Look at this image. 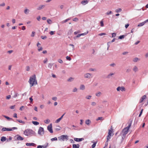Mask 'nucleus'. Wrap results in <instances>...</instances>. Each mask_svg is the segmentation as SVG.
Here are the masks:
<instances>
[{"label": "nucleus", "instance_id": "obj_25", "mask_svg": "<svg viewBox=\"0 0 148 148\" xmlns=\"http://www.w3.org/2000/svg\"><path fill=\"white\" fill-rule=\"evenodd\" d=\"M122 9L121 8H118L115 10V12L116 13L122 11Z\"/></svg>", "mask_w": 148, "mask_h": 148}, {"label": "nucleus", "instance_id": "obj_19", "mask_svg": "<svg viewBox=\"0 0 148 148\" xmlns=\"http://www.w3.org/2000/svg\"><path fill=\"white\" fill-rule=\"evenodd\" d=\"M7 140L6 137L5 136H2L1 138V142H4Z\"/></svg>", "mask_w": 148, "mask_h": 148}, {"label": "nucleus", "instance_id": "obj_14", "mask_svg": "<svg viewBox=\"0 0 148 148\" xmlns=\"http://www.w3.org/2000/svg\"><path fill=\"white\" fill-rule=\"evenodd\" d=\"M92 74L89 73H87L84 75V77L87 78H90Z\"/></svg>", "mask_w": 148, "mask_h": 148}, {"label": "nucleus", "instance_id": "obj_63", "mask_svg": "<svg viewBox=\"0 0 148 148\" xmlns=\"http://www.w3.org/2000/svg\"><path fill=\"white\" fill-rule=\"evenodd\" d=\"M55 31H51L50 32V34L51 35H53L54 34V32Z\"/></svg>", "mask_w": 148, "mask_h": 148}, {"label": "nucleus", "instance_id": "obj_26", "mask_svg": "<svg viewBox=\"0 0 148 148\" xmlns=\"http://www.w3.org/2000/svg\"><path fill=\"white\" fill-rule=\"evenodd\" d=\"M125 36V35H121L118 37V38L120 39H122L124 38Z\"/></svg>", "mask_w": 148, "mask_h": 148}, {"label": "nucleus", "instance_id": "obj_18", "mask_svg": "<svg viewBox=\"0 0 148 148\" xmlns=\"http://www.w3.org/2000/svg\"><path fill=\"white\" fill-rule=\"evenodd\" d=\"M91 123V121L89 119L86 120L85 121V123L88 125H89L90 123Z\"/></svg>", "mask_w": 148, "mask_h": 148}, {"label": "nucleus", "instance_id": "obj_52", "mask_svg": "<svg viewBox=\"0 0 148 148\" xmlns=\"http://www.w3.org/2000/svg\"><path fill=\"white\" fill-rule=\"evenodd\" d=\"M91 97V96L90 95H88L86 97V98L88 99H90Z\"/></svg>", "mask_w": 148, "mask_h": 148}, {"label": "nucleus", "instance_id": "obj_42", "mask_svg": "<svg viewBox=\"0 0 148 148\" xmlns=\"http://www.w3.org/2000/svg\"><path fill=\"white\" fill-rule=\"evenodd\" d=\"M66 58L67 60H68L69 61H70L71 60V58L68 56H66Z\"/></svg>", "mask_w": 148, "mask_h": 148}, {"label": "nucleus", "instance_id": "obj_27", "mask_svg": "<svg viewBox=\"0 0 148 148\" xmlns=\"http://www.w3.org/2000/svg\"><path fill=\"white\" fill-rule=\"evenodd\" d=\"M71 19V18H69L64 21H62V23H66L67 21H68L69 20Z\"/></svg>", "mask_w": 148, "mask_h": 148}, {"label": "nucleus", "instance_id": "obj_32", "mask_svg": "<svg viewBox=\"0 0 148 148\" xmlns=\"http://www.w3.org/2000/svg\"><path fill=\"white\" fill-rule=\"evenodd\" d=\"M57 126L58 128H56L55 130L57 131H60V130L61 127L59 125Z\"/></svg>", "mask_w": 148, "mask_h": 148}, {"label": "nucleus", "instance_id": "obj_50", "mask_svg": "<svg viewBox=\"0 0 148 148\" xmlns=\"http://www.w3.org/2000/svg\"><path fill=\"white\" fill-rule=\"evenodd\" d=\"M112 12L111 11H109L108 12H107L106 13V14L108 15H109L110 14H112Z\"/></svg>", "mask_w": 148, "mask_h": 148}, {"label": "nucleus", "instance_id": "obj_43", "mask_svg": "<svg viewBox=\"0 0 148 148\" xmlns=\"http://www.w3.org/2000/svg\"><path fill=\"white\" fill-rule=\"evenodd\" d=\"M112 37L113 38V37H115L116 36V33L114 32L112 34Z\"/></svg>", "mask_w": 148, "mask_h": 148}, {"label": "nucleus", "instance_id": "obj_24", "mask_svg": "<svg viewBox=\"0 0 148 148\" xmlns=\"http://www.w3.org/2000/svg\"><path fill=\"white\" fill-rule=\"evenodd\" d=\"M125 135H124L123 134L122 136V140L121 141V144L122 143H123V140L125 138Z\"/></svg>", "mask_w": 148, "mask_h": 148}, {"label": "nucleus", "instance_id": "obj_23", "mask_svg": "<svg viewBox=\"0 0 148 148\" xmlns=\"http://www.w3.org/2000/svg\"><path fill=\"white\" fill-rule=\"evenodd\" d=\"M74 79V78H73L72 77H70L67 80V81L69 82H71L73 81Z\"/></svg>", "mask_w": 148, "mask_h": 148}, {"label": "nucleus", "instance_id": "obj_57", "mask_svg": "<svg viewBox=\"0 0 148 148\" xmlns=\"http://www.w3.org/2000/svg\"><path fill=\"white\" fill-rule=\"evenodd\" d=\"M112 132V131L111 130H109V132H108V135H111Z\"/></svg>", "mask_w": 148, "mask_h": 148}, {"label": "nucleus", "instance_id": "obj_53", "mask_svg": "<svg viewBox=\"0 0 148 148\" xmlns=\"http://www.w3.org/2000/svg\"><path fill=\"white\" fill-rule=\"evenodd\" d=\"M109 148H116L115 146L114 145H110Z\"/></svg>", "mask_w": 148, "mask_h": 148}, {"label": "nucleus", "instance_id": "obj_60", "mask_svg": "<svg viewBox=\"0 0 148 148\" xmlns=\"http://www.w3.org/2000/svg\"><path fill=\"white\" fill-rule=\"evenodd\" d=\"M52 99L54 101H56L57 100V97H53L52 98Z\"/></svg>", "mask_w": 148, "mask_h": 148}, {"label": "nucleus", "instance_id": "obj_3", "mask_svg": "<svg viewBox=\"0 0 148 148\" xmlns=\"http://www.w3.org/2000/svg\"><path fill=\"white\" fill-rule=\"evenodd\" d=\"M14 139L15 140H22L24 139V138L19 134H17L14 137Z\"/></svg>", "mask_w": 148, "mask_h": 148}, {"label": "nucleus", "instance_id": "obj_54", "mask_svg": "<svg viewBox=\"0 0 148 148\" xmlns=\"http://www.w3.org/2000/svg\"><path fill=\"white\" fill-rule=\"evenodd\" d=\"M41 38L42 39L44 40V39H46L47 38V37L46 36H41Z\"/></svg>", "mask_w": 148, "mask_h": 148}, {"label": "nucleus", "instance_id": "obj_41", "mask_svg": "<svg viewBox=\"0 0 148 148\" xmlns=\"http://www.w3.org/2000/svg\"><path fill=\"white\" fill-rule=\"evenodd\" d=\"M47 23L49 24H51L52 23V21L49 19H48L47 20Z\"/></svg>", "mask_w": 148, "mask_h": 148}, {"label": "nucleus", "instance_id": "obj_56", "mask_svg": "<svg viewBox=\"0 0 148 148\" xmlns=\"http://www.w3.org/2000/svg\"><path fill=\"white\" fill-rule=\"evenodd\" d=\"M100 24H101V27H103L104 26V24H103V22L102 21H101L100 22Z\"/></svg>", "mask_w": 148, "mask_h": 148}, {"label": "nucleus", "instance_id": "obj_8", "mask_svg": "<svg viewBox=\"0 0 148 148\" xmlns=\"http://www.w3.org/2000/svg\"><path fill=\"white\" fill-rule=\"evenodd\" d=\"M129 130V129H128L126 127L125 128L122 130V132H123V134L124 135H126V134H127Z\"/></svg>", "mask_w": 148, "mask_h": 148}, {"label": "nucleus", "instance_id": "obj_30", "mask_svg": "<svg viewBox=\"0 0 148 148\" xmlns=\"http://www.w3.org/2000/svg\"><path fill=\"white\" fill-rule=\"evenodd\" d=\"M101 93L100 92H98L96 94V95L98 97L100 96Z\"/></svg>", "mask_w": 148, "mask_h": 148}, {"label": "nucleus", "instance_id": "obj_46", "mask_svg": "<svg viewBox=\"0 0 148 148\" xmlns=\"http://www.w3.org/2000/svg\"><path fill=\"white\" fill-rule=\"evenodd\" d=\"M88 31H87L86 32H85L84 33L81 34H80L81 36H84V35H86L87 34H88Z\"/></svg>", "mask_w": 148, "mask_h": 148}, {"label": "nucleus", "instance_id": "obj_36", "mask_svg": "<svg viewBox=\"0 0 148 148\" xmlns=\"http://www.w3.org/2000/svg\"><path fill=\"white\" fill-rule=\"evenodd\" d=\"M19 95V94L17 92H15L14 95L13 96V97L16 98V97L18 96Z\"/></svg>", "mask_w": 148, "mask_h": 148}, {"label": "nucleus", "instance_id": "obj_22", "mask_svg": "<svg viewBox=\"0 0 148 148\" xmlns=\"http://www.w3.org/2000/svg\"><path fill=\"white\" fill-rule=\"evenodd\" d=\"M85 88V86L83 84L81 85L80 87V89L82 90H84Z\"/></svg>", "mask_w": 148, "mask_h": 148}, {"label": "nucleus", "instance_id": "obj_44", "mask_svg": "<svg viewBox=\"0 0 148 148\" xmlns=\"http://www.w3.org/2000/svg\"><path fill=\"white\" fill-rule=\"evenodd\" d=\"M81 34H78V35H77L76 36H75V37H74V39H75V40L76 38H78V37H80V36H81Z\"/></svg>", "mask_w": 148, "mask_h": 148}, {"label": "nucleus", "instance_id": "obj_13", "mask_svg": "<svg viewBox=\"0 0 148 148\" xmlns=\"http://www.w3.org/2000/svg\"><path fill=\"white\" fill-rule=\"evenodd\" d=\"M65 114V113H64L63 115H62L61 116V117H60L59 118L57 119L56 120V121L55 122L56 123H59L60 121L62 119V118L63 117V116Z\"/></svg>", "mask_w": 148, "mask_h": 148}, {"label": "nucleus", "instance_id": "obj_29", "mask_svg": "<svg viewBox=\"0 0 148 148\" xmlns=\"http://www.w3.org/2000/svg\"><path fill=\"white\" fill-rule=\"evenodd\" d=\"M44 6H45V5H40L39 6L38 8L37 9L38 10H40L43 7H44Z\"/></svg>", "mask_w": 148, "mask_h": 148}, {"label": "nucleus", "instance_id": "obj_12", "mask_svg": "<svg viewBox=\"0 0 148 148\" xmlns=\"http://www.w3.org/2000/svg\"><path fill=\"white\" fill-rule=\"evenodd\" d=\"M26 145L27 146H35L36 144L34 143H26Z\"/></svg>", "mask_w": 148, "mask_h": 148}, {"label": "nucleus", "instance_id": "obj_48", "mask_svg": "<svg viewBox=\"0 0 148 148\" xmlns=\"http://www.w3.org/2000/svg\"><path fill=\"white\" fill-rule=\"evenodd\" d=\"M138 58H135L134 59L133 61L134 62H136L138 60Z\"/></svg>", "mask_w": 148, "mask_h": 148}, {"label": "nucleus", "instance_id": "obj_62", "mask_svg": "<svg viewBox=\"0 0 148 148\" xmlns=\"http://www.w3.org/2000/svg\"><path fill=\"white\" fill-rule=\"evenodd\" d=\"M27 71H29L30 70V67L28 66H27L26 67Z\"/></svg>", "mask_w": 148, "mask_h": 148}, {"label": "nucleus", "instance_id": "obj_35", "mask_svg": "<svg viewBox=\"0 0 148 148\" xmlns=\"http://www.w3.org/2000/svg\"><path fill=\"white\" fill-rule=\"evenodd\" d=\"M133 70L135 72H136L138 70L137 67L136 66H135L134 68H133Z\"/></svg>", "mask_w": 148, "mask_h": 148}, {"label": "nucleus", "instance_id": "obj_51", "mask_svg": "<svg viewBox=\"0 0 148 148\" xmlns=\"http://www.w3.org/2000/svg\"><path fill=\"white\" fill-rule=\"evenodd\" d=\"M143 109H142L141 110V111L140 112V113L139 114L138 116L139 117H140L141 116V115L142 114L143 112Z\"/></svg>", "mask_w": 148, "mask_h": 148}, {"label": "nucleus", "instance_id": "obj_1", "mask_svg": "<svg viewBox=\"0 0 148 148\" xmlns=\"http://www.w3.org/2000/svg\"><path fill=\"white\" fill-rule=\"evenodd\" d=\"M24 134L26 136H32L36 135V134L34 131L32 130L29 129H27L25 130Z\"/></svg>", "mask_w": 148, "mask_h": 148}, {"label": "nucleus", "instance_id": "obj_31", "mask_svg": "<svg viewBox=\"0 0 148 148\" xmlns=\"http://www.w3.org/2000/svg\"><path fill=\"white\" fill-rule=\"evenodd\" d=\"M111 135H109L108 134L107 136L106 142H108L109 140V139L111 138Z\"/></svg>", "mask_w": 148, "mask_h": 148}, {"label": "nucleus", "instance_id": "obj_7", "mask_svg": "<svg viewBox=\"0 0 148 148\" xmlns=\"http://www.w3.org/2000/svg\"><path fill=\"white\" fill-rule=\"evenodd\" d=\"M116 90L117 91H119L120 90H121L122 91H125V88L123 86H119L117 88Z\"/></svg>", "mask_w": 148, "mask_h": 148}, {"label": "nucleus", "instance_id": "obj_33", "mask_svg": "<svg viewBox=\"0 0 148 148\" xmlns=\"http://www.w3.org/2000/svg\"><path fill=\"white\" fill-rule=\"evenodd\" d=\"M16 121L19 123H22V124H24L25 123L24 121H22L21 120L17 119Z\"/></svg>", "mask_w": 148, "mask_h": 148}, {"label": "nucleus", "instance_id": "obj_10", "mask_svg": "<svg viewBox=\"0 0 148 148\" xmlns=\"http://www.w3.org/2000/svg\"><path fill=\"white\" fill-rule=\"evenodd\" d=\"M74 139V140L76 142H80L83 140H84V138H75Z\"/></svg>", "mask_w": 148, "mask_h": 148}, {"label": "nucleus", "instance_id": "obj_45", "mask_svg": "<svg viewBox=\"0 0 148 148\" xmlns=\"http://www.w3.org/2000/svg\"><path fill=\"white\" fill-rule=\"evenodd\" d=\"M29 99L30 100V103H32V102L33 101V99H32V96L31 97H30L29 98Z\"/></svg>", "mask_w": 148, "mask_h": 148}, {"label": "nucleus", "instance_id": "obj_40", "mask_svg": "<svg viewBox=\"0 0 148 148\" xmlns=\"http://www.w3.org/2000/svg\"><path fill=\"white\" fill-rule=\"evenodd\" d=\"M50 122V121L48 119L44 121V122L46 123H49Z\"/></svg>", "mask_w": 148, "mask_h": 148}, {"label": "nucleus", "instance_id": "obj_11", "mask_svg": "<svg viewBox=\"0 0 148 148\" xmlns=\"http://www.w3.org/2000/svg\"><path fill=\"white\" fill-rule=\"evenodd\" d=\"M147 97L146 95L143 96L140 99L139 103H141L143 102V100L146 98Z\"/></svg>", "mask_w": 148, "mask_h": 148}, {"label": "nucleus", "instance_id": "obj_28", "mask_svg": "<svg viewBox=\"0 0 148 148\" xmlns=\"http://www.w3.org/2000/svg\"><path fill=\"white\" fill-rule=\"evenodd\" d=\"M145 24V23L144 22H143L142 23H139L138 25V26L141 27V26H143V25H144Z\"/></svg>", "mask_w": 148, "mask_h": 148}, {"label": "nucleus", "instance_id": "obj_58", "mask_svg": "<svg viewBox=\"0 0 148 148\" xmlns=\"http://www.w3.org/2000/svg\"><path fill=\"white\" fill-rule=\"evenodd\" d=\"M102 118H103V117H98V119H96V120L97 121H98L99 120H102Z\"/></svg>", "mask_w": 148, "mask_h": 148}, {"label": "nucleus", "instance_id": "obj_37", "mask_svg": "<svg viewBox=\"0 0 148 148\" xmlns=\"http://www.w3.org/2000/svg\"><path fill=\"white\" fill-rule=\"evenodd\" d=\"M12 139V138L11 136H9V138L6 140V141L7 142L10 141Z\"/></svg>", "mask_w": 148, "mask_h": 148}, {"label": "nucleus", "instance_id": "obj_2", "mask_svg": "<svg viewBox=\"0 0 148 148\" xmlns=\"http://www.w3.org/2000/svg\"><path fill=\"white\" fill-rule=\"evenodd\" d=\"M29 82L31 85V87H32L34 86L35 84V82L36 84H37V82L36 79V76L34 74L30 77Z\"/></svg>", "mask_w": 148, "mask_h": 148}, {"label": "nucleus", "instance_id": "obj_16", "mask_svg": "<svg viewBox=\"0 0 148 148\" xmlns=\"http://www.w3.org/2000/svg\"><path fill=\"white\" fill-rule=\"evenodd\" d=\"M2 116H3L4 117H5V118L8 121L13 120L12 119V118H10L7 116H5V115H3Z\"/></svg>", "mask_w": 148, "mask_h": 148}, {"label": "nucleus", "instance_id": "obj_4", "mask_svg": "<svg viewBox=\"0 0 148 148\" xmlns=\"http://www.w3.org/2000/svg\"><path fill=\"white\" fill-rule=\"evenodd\" d=\"M38 134L42 136V134H44V129L42 127H39L38 131Z\"/></svg>", "mask_w": 148, "mask_h": 148}, {"label": "nucleus", "instance_id": "obj_47", "mask_svg": "<svg viewBox=\"0 0 148 148\" xmlns=\"http://www.w3.org/2000/svg\"><path fill=\"white\" fill-rule=\"evenodd\" d=\"M53 65V64L51 63H49L48 64V67L50 69L51 68V67Z\"/></svg>", "mask_w": 148, "mask_h": 148}, {"label": "nucleus", "instance_id": "obj_17", "mask_svg": "<svg viewBox=\"0 0 148 148\" xmlns=\"http://www.w3.org/2000/svg\"><path fill=\"white\" fill-rule=\"evenodd\" d=\"M79 144H73V148H79Z\"/></svg>", "mask_w": 148, "mask_h": 148}, {"label": "nucleus", "instance_id": "obj_39", "mask_svg": "<svg viewBox=\"0 0 148 148\" xmlns=\"http://www.w3.org/2000/svg\"><path fill=\"white\" fill-rule=\"evenodd\" d=\"M97 143V142H95L92 145L91 147L92 148H94L95 147L96 144Z\"/></svg>", "mask_w": 148, "mask_h": 148}, {"label": "nucleus", "instance_id": "obj_15", "mask_svg": "<svg viewBox=\"0 0 148 148\" xmlns=\"http://www.w3.org/2000/svg\"><path fill=\"white\" fill-rule=\"evenodd\" d=\"M88 3V1L87 0H83L82 1L81 3L83 5H85L87 4Z\"/></svg>", "mask_w": 148, "mask_h": 148}, {"label": "nucleus", "instance_id": "obj_55", "mask_svg": "<svg viewBox=\"0 0 148 148\" xmlns=\"http://www.w3.org/2000/svg\"><path fill=\"white\" fill-rule=\"evenodd\" d=\"M2 131H7V128L6 127H3L1 130Z\"/></svg>", "mask_w": 148, "mask_h": 148}, {"label": "nucleus", "instance_id": "obj_21", "mask_svg": "<svg viewBox=\"0 0 148 148\" xmlns=\"http://www.w3.org/2000/svg\"><path fill=\"white\" fill-rule=\"evenodd\" d=\"M29 12V9H26L24 11V12L25 14H28V13Z\"/></svg>", "mask_w": 148, "mask_h": 148}, {"label": "nucleus", "instance_id": "obj_59", "mask_svg": "<svg viewBox=\"0 0 148 148\" xmlns=\"http://www.w3.org/2000/svg\"><path fill=\"white\" fill-rule=\"evenodd\" d=\"M58 62L60 63H63L62 60L61 59H59L58 60Z\"/></svg>", "mask_w": 148, "mask_h": 148}, {"label": "nucleus", "instance_id": "obj_9", "mask_svg": "<svg viewBox=\"0 0 148 148\" xmlns=\"http://www.w3.org/2000/svg\"><path fill=\"white\" fill-rule=\"evenodd\" d=\"M60 139H62L63 140H64L65 139H68V136L67 135H62L60 137Z\"/></svg>", "mask_w": 148, "mask_h": 148}, {"label": "nucleus", "instance_id": "obj_34", "mask_svg": "<svg viewBox=\"0 0 148 148\" xmlns=\"http://www.w3.org/2000/svg\"><path fill=\"white\" fill-rule=\"evenodd\" d=\"M114 75V74L113 73H110V74H109L107 77V78H110V77L112 76V75Z\"/></svg>", "mask_w": 148, "mask_h": 148}, {"label": "nucleus", "instance_id": "obj_61", "mask_svg": "<svg viewBox=\"0 0 148 148\" xmlns=\"http://www.w3.org/2000/svg\"><path fill=\"white\" fill-rule=\"evenodd\" d=\"M35 33V32H32V34L31 35V36L32 37H34V34Z\"/></svg>", "mask_w": 148, "mask_h": 148}, {"label": "nucleus", "instance_id": "obj_5", "mask_svg": "<svg viewBox=\"0 0 148 148\" xmlns=\"http://www.w3.org/2000/svg\"><path fill=\"white\" fill-rule=\"evenodd\" d=\"M47 129L51 133H53L52 124V123L50 124L47 126Z\"/></svg>", "mask_w": 148, "mask_h": 148}, {"label": "nucleus", "instance_id": "obj_6", "mask_svg": "<svg viewBox=\"0 0 148 148\" xmlns=\"http://www.w3.org/2000/svg\"><path fill=\"white\" fill-rule=\"evenodd\" d=\"M132 121H133L132 120V119H130L129 120L128 122V126H127L126 127V128H127L128 129H129L130 127L132 125Z\"/></svg>", "mask_w": 148, "mask_h": 148}, {"label": "nucleus", "instance_id": "obj_64", "mask_svg": "<svg viewBox=\"0 0 148 148\" xmlns=\"http://www.w3.org/2000/svg\"><path fill=\"white\" fill-rule=\"evenodd\" d=\"M11 96L10 95H9L7 96L6 97V99H9L10 98Z\"/></svg>", "mask_w": 148, "mask_h": 148}, {"label": "nucleus", "instance_id": "obj_38", "mask_svg": "<svg viewBox=\"0 0 148 148\" xmlns=\"http://www.w3.org/2000/svg\"><path fill=\"white\" fill-rule=\"evenodd\" d=\"M51 140L52 141H55V140H57V137H55L54 138L51 139Z\"/></svg>", "mask_w": 148, "mask_h": 148}, {"label": "nucleus", "instance_id": "obj_49", "mask_svg": "<svg viewBox=\"0 0 148 148\" xmlns=\"http://www.w3.org/2000/svg\"><path fill=\"white\" fill-rule=\"evenodd\" d=\"M73 21L77 22L78 21V19L77 18H75L73 19Z\"/></svg>", "mask_w": 148, "mask_h": 148}, {"label": "nucleus", "instance_id": "obj_20", "mask_svg": "<svg viewBox=\"0 0 148 148\" xmlns=\"http://www.w3.org/2000/svg\"><path fill=\"white\" fill-rule=\"evenodd\" d=\"M32 123L34 124V125H37L39 124V123L36 121H33L32 122Z\"/></svg>", "mask_w": 148, "mask_h": 148}]
</instances>
